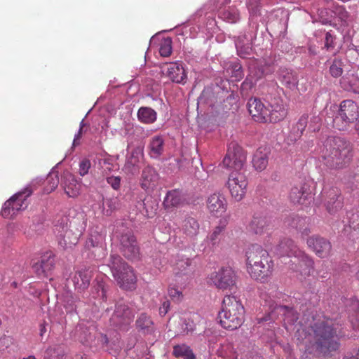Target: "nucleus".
Here are the masks:
<instances>
[{
	"mask_svg": "<svg viewBox=\"0 0 359 359\" xmlns=\"http://www.w3.org/2000/svg\"><path fill=\"white\" fill-rule=\"evenodd\" d=\"M333 325L332 320L330 319L318 320L311 325L314 344L311 348H307L309 353L328 356L339 349L340 344Z\"/></svg>",
	"mask_w": 359,
	"mask_h": 359,
	"instance_id": "obj_1",
	"label": "nucleus"
},
{
	"mask_svg": "<svg viewBox=\"0 0 359 359\" xmlns=\"http://www.w3.org/2000/svg\"><path fill=\"white\" fill-rule=\"evenodd\" d=\"M245 257L247 271L252 278L264 280L272 274L273 259L262 245H250L245 251Z\"/></svg>",
	"mask_w": 359,
	"mask_h": 359,
	"instance_id": "obj_2",
	"label": "nucleus"
},
{
	"mask_svg": "<svg viewBox=\"0 0 359 359\" xmlns=\"http://www.w3.org/2000/svg\"><path fill=\"white\" fill-rule=\"evenodd\" d=\"M353 156L350 142L340 137H330L324 144L323 158L327 166L339 169L345 167Z\"/></svg>",
	"mask_w": 359,
	"mask_h": 359,
	"instance_id": "obj_3",
	"label": "nucleus"
},
{
	"mask_svg": "<svg viewBox=\"0 0 359 359\" xmlns=\"http://www.w3.org/2000/svg\"><path fill=\"white\" fill-rule=\"evenodd\" d=\"M244 313L245 309L241 302L235 296L226 295L219 313L220 325L226 330H236L243 323Z\"/></svg>",
	"mask_w": 359,
	"mask_h": 359,
	"instance_id": "obj_4",
	"label": "nucleus"
},
{
	"mask_svg": "<svg viewBox=\"0 0 359 359\" xmlns=\"http://www.w3.org/2000/svg\"><path fill=\"white\" fill-rule=\"evenodd\" d=\"M108 266L117 285L125 290H134L137 286V276L133 268L119 255H110Z\"/></svg>",
	"mask_w": 359,
	"mask_h": 359,
	"instance_id": "obj_5",
	"label": "nucleus"
},
{
	"mask_svg": "<svg viewBox=\"0 0 359 359\" xmlns=\"http://www.w3.org/2000/svg\"><path fill=\"white\" fill-rule=\"evenodd\" d=\"M358 117L359 107L357 104L351 100H344L340 104L337 115L333 119V126L339 130H346Z\"/></svg>",
	"mask_w": 359,
	"mask_h": 359,
	"instance_id": "obj_6",
	"label": "nucleus"
},
{
	"mask_svg": "<svg viewBox=\"0 0 359 359\" xmlns=\"http://www.w3.org/2000/svg\"><path fill=\"white\" fill-rule=\"evenodd\" d=\"M245 162L246 154L243 149L236 144H233L232 147H229L222 165L231 172H245Z\"/></svg>",
	"mask_w": 359,
	"mask_h": 359,
	"instance_id": "obj_7",
	"label": "nucleus"
},
{
	"mask_svg": "<svg viewBox=\"0 0 359 359\" xmlns=\"http://www.w3.org/2000/svg\"><path fill=\"white\" fill-rule=\"evenodd\" d=\"M248 184L245 172H231L226 183L231 196L236 201H241L245 196Z\"/></svg>",
	"mask_w": 359,
	"mask_h": 359,
	"instance_id": "obj_8",
	"label": "nucleus"
},
{
	"mask_svg": "<svg viewBox=\"0 0 359 359\" xmlns=\"http://www.w3.org/2000/svg\"><path fill=\"white\" fill-rule=\"evenodd\" d=\"M54 231L58 238L59 244L64 248L76 245L82 234L81 231L77 228L69 229L64 219H62L60 224L55 225Z\"/></svg>",
	"mask_w": 359,
	"mask_h": 359,
	"instance_id": "obj_9",
	"label": "nucleus"
},
{
	"mask_svg": "<svg viewBox=\"0 0 359 359\" xmlns=\"http://www.w3.org/2000/svg\"><path fill=\"white\" fill-rule=\"evenodd\" d=\"M210 280L219 290H231L236 285V274L231 267H222L210 274Z\"/></svg>",
	"mask_w": 359,
	"mask_h": 359,
	"instance_id": "obj_10",
	"label": "nucleus"
},
{
	"mask_svg": "<svg viewBox=\"0 0 359 359\" xmlns=\"http://www.w3.org/2000/svg\"><path fill=\"white\" fill-rule=\"evenodd\" d=\"M121 251L123 256L128 259L134 260L140 257V247L133 233L127 231L123 233L119 238Z\"/></svg>",
	"mask_w": 359,
	"mask_h": 359,
	"instance_id": "obj_11",
	"label": "nucleus"
},
{
	"mask_svg": "<svg viewBox=\"0 0 359 359\" xmlns=\"http://www.w3.org/2000/svg\"><path fill=\"white\" fill-rule=\"evenodd\" d=\"M293 257L297 259L295 263L296 276L300 280H304L309 277L314 271L313 261L304 252L293 248Z\"/></svg>",
	"mask_w": 359,
	"mask_h": 359,
	"instance_id": "obj_12",
	"label": "nucleus"
},
{
	"mask_svg": "<svg viewBox=\"0 0 359 359\" xmlns=\"http://www.w3.org/2000/svg\"><path fill=\"white\" fill-rule=\"evenodd\" d=\"M134 314L129 307L123 303H118L111 318V322L114 326L122 329L129 325L133 320Z\"/></svg>",
	"mask_w": 359,
	"mask_h": 359,
	"instance_id": "obj_13",
	"label": "nucleus"
},
{
	"mask_svg": "<svg viewBox=\"0 0 359 359\" xmlns=\"http://www.w3.org/2000/svg\"><path fill=\"white\" fill-rule=\"evenodd\" d=\"M163 72L172 81L185 84L187 75L182 65L179 62H171L163 67Z\"/></svg>",
	"mask_w": 359,
	"mask_h": 359,
	"instance_id": "obj_14",
	"label": "nucleus"
},
{
	"mask_svg": "<svg viewBox=\"0 0 359 359\" xmlns=\"http://www.w3.org/2000/svg\"><path fill=\"white\" fill-rule=\"evenodd\" d=\"M61 185L69 197L75 198L80 194L81 185L69 172H64Z\"/></svg>",
	"mask_w": 359,
	"mask_h": 359,
	"instance_id": "obj_15",
	"label": "nucleus"
},
{
	"mask_svg": "<svg viewBox=\"0 0 359 359\" xmlns=\"http://www.w3.org/2000/svg\"><path fill=\"white\" fill-rule=\"evenodd\" d=\"M307 245L319 257H327L330 254L331 244L323 238L311 237L307 240Z\"/></svg>",
	"mask_w": 359,
	"mask_h": 359,
	"instance_id": "obj_16",
	"label": "nucleus"
},
{
	"mask_svg": "<svg viewBox=\"0 0 359 359\" xmlns=\"http://www.w3.org/2000/svg\"><path fill=\"white\" fill-rule=\"evenodd\" d=\"M209 211L216 217L221 216L227 208V202L224 196L219 194L210 195L207 201Z\"/></svg>",
	"mask_w": 359,
	"mask_h": 359,
	"instance_id": "obj_17",
	"label": "nucleus"
},
{
	"mask_svg": "<svg viewBox=\"0 0 359 359\" xmlns=\"http://www.w3.org/2000/svg\"><path fill=\"white\" fill-rule=\"evenodd\" d=\"M247 106L250 114L256 122L264 123L265 114L267 112L268 107H265L259 99L250 98Z\"/></svg>",
	"mask_w": 359,
	"mask_h": 359,
	"instance_id": "obj_18",
	"label": "nucleus"
},
{
	"mask_svg": "<svg viewBox=\"0 0 359 359\" xmlns=\"http://www.w3.org/2000/svg\"><path fill=\"white\" fill-rule=\"evenodd\" d=\"M287 110L278 102L271 104L265 114L264 123H276L283 120L287 115Z\"/></svg>",
	"mask_w": 359,
	"mask_h": 359,
	"instance_id": "obj_19",
	"label": "nucleus"
},
{
	"mask_svg": "<svg viewBox=\"0 0 359 359\" xmlns=\"http://www.w3.org/2000/svg\"><path fill=\"white\" fill-rule=\"evenodd\" d=\"M93 277L92 271L89 269H82L77 271L72 278V281L75 289L82 292L87 289Z\"/></svg>",
	"mask_w": 359,
	"mask_h": 359,
	"instance_id": "obj_20",
	"label": "nucleus"
},
{
	"mask_svg": "<svg viewBox=\"0 0 359 359\" xmlns=\"http://www.w3.org/2000/svg\"><path fill=\"white\" fill-rule=\"evenodd\" d=\"M32 193L33 189L31 186H27L23 190L14 194L8 199V201H12L11 205L18 212L20 210H25L27 207L26 200L32 194Z\"/></svg>",
	"mask_w": 359,
	"mask_h": 359,
	"instance_id": "obj_21",
	"label": "nucleus"
},
{
	"mask_svg": "<svg viewBox=\"0 0 359 359\" xmlns=\"http://www.w3.org/2000/svg\"><path fill=\"white\" fill-rule=\"evenodd\" d=\"M249 226L255 233L262 234L271 229V221L266 216L255 215L252 219Z\"/></svg>",
	"mask_w": 359,
	"mask_h": 359,
	"instance_id": "obj_22",
	"label": "nucleus"
},
{
	"mask_svg": "<svg viewBox=\"0 0 359 359\" xmlns=\"http://www.w3.org/2000/svg\"><path fill=\"white\" fill-rule=\"evenodd\" d=\"M228 221L226 219H221L219 224L215 226L208 234L207 242L209 245L214 248L218 246L223 236Z\"/></svg>",
	"mask_w": 359,
	"mask_h": 359,
	"instance_id": "obj_23",
	"label": "nucleus"
},
{
	"mask_svg": "<svg viewBox=\"0 0 359 359\" xmlns=\"http://www.w3.org/2000/svg\"><path fill=\"white\" fill-rule=\"evenodd\" d=\"M158 180V175L155 170L147 166L142 170L141 187L144 190L153 189L156 187Z\"/></svg>",
	"mask_w": 359,
	"mask_h": 359,
	"instance_id": "obj_24",
	"label": "nucleus"
},
{
	"mask_svg": "<svg viewBox=\"0 0 359 359\" xmlns=\"http://www.w3.org/2000/svg\"><path fill=\"white\" fill-rule=\"evenodd\" d=\"M269 149L266 147H259L254 154L252 164L257 170L262 171L264 170L268 165Z\"/></svg>",
	"mask_w": 359,
	"mask_h": 359,
	"instance_id": "obj_25",
	"label": "nucleus"
},
{
	"mask_svg": "<svg viewBox=\"0 0 359 359\" xmlns=\"http://www.w3.org/2000/svg\"><path fill=\"white\" fill-rule=\"evenodd\" d=\"M182 203L181 192L177 189L169 191L163 201L165 208L177 207Z\"/></svg>",
	"mask_w": 359,
	"mask_h": 359,
	"instance_id": "obj_26",
	"label": "nucleus"
},
{
	"mask_svg": "<svg viewBox=\"0 0 359 359\" xmlns=\"http://www.w3.org/2000/svg\"><path fill=\"white\" fill-rule=\"evenodd\" d=\"M150 155L153 158L161 156L164 151V140L162 136L153 137L149 143Z\"/></svg>",
	"mask_w": 359,
	"mask_h": 359,
	"instance_id": "obj_27",
	"label": "nucleus"
},
{
	"mask_svg": "<svg viewBox=\"0 0 359 359\" xmlns=\"http://www.w3.org/2000/svg\"><path fill=\"white\" fill-rule=\"evenodd\" d=\"M104 237L101 233L95 231L90 234L85 243V248L92 250L93 248H103Z\"/></svg>",
	"mask_w": 359,
	"mask_h": 359,
	"instance_id": "obj_28",
	"label": "nucleus"
},
{
	"mask_svg": "<svg viewBox=\"0 0 359 359\" xmlns=\"http://www.w3.org/2000/svg\"><path fill=\"white\" fill-rule=\"evenodd\" d=\"M172 355L175 358H181L182 359H196V355L194 353L190 346L182 344H177L173 346Z\"/></svg>",
	"mask_w": 359,
	"mask_h": 359,
	"instance_id": "obj_29",
	"label": "nucleus"
},
{
	"mask_svg": "<svg viewBox=\"0 0 359 359\" xmlns=\"http://www.w3.org/2000/svg\"><path fill=\"white\" fill-rule=\"evenodd\" d=\"M137 117L140 121L144 123L149 124L156 120V112L151 108L142 107L137 111Z\"/></svg>",
	"mask_w": 359,
	"mask_h": 359,
	"instance_id": "obj_30",
	"label": "nucleus"
},
{
	"mask_svg": "<svg viewBox=\"0 0 359 359\" xmlns=\"http://www.w3.org/2000/svg\"><path fill=\"white\" fill-rule=\"evenodd\" d=\"M182 229L187 236L194 237L198 233L199 224L194 218L189 217L184 220Z\"/></svg>",
	"mask_w": 359,
	"mask_h": 359,
	"instance_id": "obj_31",
	"label": "nucleus"
},
{
	"mask_svg": "<svg viewBox=\"0 0 359 359\" xmlns=\"http://www.w3.org/2000/svg\"><path fill=\"white\" fill-rule=\"evenodd\" d=\"M136 325L138 329L142 330L144 333H150L154 330V323L150 316L143 313L140 315L136 320Z\"/></svg>",
	"mask_w": 359,
	"mask_h": 359,
	"instance_id": "obj_32",
	"label": "nucleus"
},
{
	"mask_svg": "<svg viewBox=\"0 0 359 359\" xmlns=\"http://www.w3.org/2000/svg\"><path fill=\"white\" fill-rule=\"evenodd\" d=\"M327 210L332 213L341 207V201L339 200L338 191L334 189L330 191L329 200L326 203Z\"/></svg>",
	"mask_w": 359,
	"mask_h": 359,
	"instance_id": "obj_33",
	"label": "nucleus"
},
{
	"mask_svg": "<svg viewBox=\"0 0 359 359\" xmlns=\"http://www.w3.org/2000/svg\"><path fill=\"white\" fill-rule=\"evenodd\" d=\"M40 261L45 270L49 273L55 266V255L51 251H47L43 254Z\"/></svg>",
	"mask_w": 359,
	"mask_h": 359,
	"instance_id": "obj_34",
	"label": "nucleus"
},
{
	"mask_svg": "<svg viewBox=\"0 0 359 359\" xmlns=\"http://www.w3.org/2000/svg\"><path fill=\"white\" fill-rule=\"evenodd\" d=\"M103 211L104 212V214L107 215H109L113 211L119 208V200L117 197H111L106 198L103 202Z\"/></svg>",
	"mask_w": 359,
	"mask_h": 359,
	"instance_id": "obj_35",
	"label": "nucleus"
},
{
	"mask_svg": "<svg viewBox=\"0 0 359 359\" xmlns=\"http://www.w3.org/2000/svg\"><path fill=\"white\" fill-rule=\"evenodd\" d=\"M277 251L280 256L290 257L292 252V241L290 238H284L282 240L278 245Z\"/></svg>",
	"mask_w": 359,
	"mask_h": 359,
	"instance_id": "obj_36",
	"label": "nucleus"
},
{
	"mask_svg": "<svg viewBox=\"0 0 359 359\" xmlns=\"http://www.w3.org/2000/svg\"><path fill=\"white\" fill-rule=\"evenodd\" d=\"M47 185L45 187V191L47 193H50L54 191L58 186L59 177L57 172H50L47 177Z\"/></svg>",
	"mask_w": 359,
	"mask_h": 359,
	"instance_id": "obj_37",
	"label": "nucleus"
},
{
	"mask_svg": "<svg viewBox=\"0 0 359 359\" xmlns=\"http://www.w3.org/2000/svg\"><path fill=\"white\" fill-rule=\"evenodd\" d=\"M334 11L328 8H320L318 10L319 21L323 25L330 23L334 17Z\"/></svg>",
	"mask_w": 359,
	"mask_h": 359,
	"instance_id": "obj_38",
	"label": "nucleus"
},
{
	"mask_svg": "<svg viewBox=\"0 0 359 359\" xmlns=\"http://www.w3.org/2000/svg\"><path fill=\"white\" fill-rule=\"evenodd\" d=\"M101 172L103 177L109 175L111 172L114 170L115 165L114 161L110 158H106L100 162Z\"/></svg>",
	"mask_w": 359,
	"mask_h": 359,
	"instance_id": "obj_39",
	"label": "nucleus"
},
{
	"mask_svg": "<svg viewBox=\"0 0 359 359\" xmlns=\"http://www.w3.org/2000/svg\"><path fill=\"white\" fill-rule=\"evenodd\" d=\"M12 201H6L1 211V215L3 217L11 219L18 214L15 208L11 205Z\"/></svg>",
	"mask_w": 359,
	"mask_h": 359,
	"instance_id": "obj_40",
	"label": "nucleus"
},
{
	"mask_svg": "<svg viewBox=\"0 0 359 359\" xmlns=\"http://www.w3.org/2000/svg\"><path fill=\"white\" fill-rule=\"evenodd\" d=\"M343 62L341 60H334L330 67V72L333 77H339L343 73Z\"/></svg>",
	"mask_w": 359,
	"mask_h": 359,
	"instance_id": "obj_41",
	"label": "nucleus"
},
{
	"mask_svg": "<svg viewBox=\"0 0 359 359\" xmlns=\"http://www.w3.org/2000/svg\"><path fill=\"white\" fill-rule=\"evenodd\" d=\"M191 260L190 259H184L178 261L177 263V268L179 273L188 274L191 271Z\"/></svg>",
	"mask_w": 359,
	"mask_h": 359,
	"instance_id": "obj_42",
	"label": "nucleus"
},
{
	"mask_svg": "<svg viewBox=\"0 0 359 359\" xmlns=\"http://www.w3.org/2000/svg\"><path fill=\"white\" fill-rule=\"evenodd\" d=\"M172 53V41L170 39H165L161 43L159 53L163 57H168Z\"/></svg>",
	"mask_w": 359,
	"mask_h": 359,
	"instance_id": "obj_43",
	"label": "nucleus"
},
{
	"mask_svg": "<svg viewBox=\"0 0 359 359\" xmlns=\"http://www.w3.org/2000/svg\"><path fill=\"white\" fill-rule=\"evenodd\" d=\"M312 198L311 192L306 187V185H304V187L302 188L301 196L297 197V201L300 204H306L307 202L309 203Z\"/></svg>",
	"mask_w": 359,
	"mask_h": 359,
	"instance_id": "obj_44",
	"label": "nucleus"
},
{
	"mask_svg": "<svg viewBox=\"0 0 359 359\" xmlns=\"http://www.w3.org/2000/svg\"><path fill=\"white\" fill-rule=\"evenodd\" d=\"M168 293L169 297L175 302H181L183 299L182 292L175 286H169Z\"/></svg>",
	"mask_w": 359,
	"mask_h": 359,
	"instance_id": "obj_45",
	"label": "nucleus"
},
{
	"mask_svg": "<svg viewBox=\"0 0 359 359\" xmlns=\"http://www.w3.org/2000/svg\"><path fill=\"white\" fill-rule=\"evenodd\" d=\"M346 79H343L341 83L347 90H352L355 93H359V80L353 77L351 83L348 85L346 84Z\"/></svg>",
	"mask_w": 359,
	"mask_h": 359,
	"instance_id": "obj_46",
	"label": "nucleus"
},
{
	"mask_svg": "<svg viewBox=\"0 0 359 359\" xmlns=\"http://www.w3.org/2000/svg\"><path fill=\"white\" fill-rule=\"evenodd\" d=\"M94 290L97 294V297L100 298L103 301L107 299V289L103 282H97V285L94 286Z\"/></svg>",
	"mask_w": 359,
	"mask_h": 359,
	"instance_id": "obj_47",
	"label": "nucleus"
},
{
	"mask_svg": "<svg viewBox=\"0 0 359 359\" xmlns=\"http://www.w3.org/2000/svg\"><path fill=\"white\" fill-rule=\"evenodd\" d=\"M32 269L36 276L39 278L41 277H47L48 276V273H47L46 270L43 268V266L42 265V263L41 261H39L36 263H34L32 266Z\"/></svg>",
	"mask_w": 359,
	"mask_h": 359,
	"instance_id": "obj_48",
	"label": "nucleus"
},
{
	"mask_svg": "<svg viewBox=\"0 0 359 359\" xmlns=\"http://www.w3.org/2000/svg\"><path fill=\"white\" fill-rule=\"evenodd\" d=\"M106 177L107 183L114 189L118 190L121 187V177L119 176L108 175Z\"/></svg>",
	"mask_w": 359,
	"mask_h": 359,
	"instance_id": "obj_49",
	"label": "nucleus"
},
{
	"mask_svg": "<svg viewBox=\"0 0 359 359\" xmlns=\"http://www.w3.org/2000/svg\"><path fill=\"white\" fill-rule=\"evenodd\" d=\"M90 166H91V163H90V160L86 159V158L82 160L79 163V174H80V175L84 176L85 175H86L88 172Z\"/></svg>",
	"mask_w": 359,
	"mask_h": 359,
	"instance_id": "obj_50",
	"label": "nucleus"
},
{
	"mask_svg": "<svg viewBox=\"0 0 359 359\" xmlns=\"http://www.w3.org/2000/svg\"><path fill=\"white\" fill-rule=\"evenodd\" d=\"M236 48H237L238 55L241 57H243V58L250 55L252 52V48L248 45L246 46H240L237 45Z\"/></svg>",
	"mask_w": 359,
	"mask_h": 359,
	"instance_id": "obj_51",
	"label": "nucleus"
},
{
	"mask_svg": "<svg viewBox=\"0 0 359 359\" xmlns=\"http://www.w3.org/2000/svg\"><path fill=\"white\" fill-rule=\"evenodd\" d=\"M11 339L9 337H4L0 338V355L4 353L6 350L10 346Z\"/></svg>",
	"mask_w": 359,
	"mask_h": 359,
	"instance_id": "obj_52",
	"label": "nucleus"
},
{
	"mask_svg": "<svg viewBox=\"0 0 359 359\" xmlns=\"http://www.w3.org/2000/svg\"><path fill=\"white\" fill-rule=\"evenodd\" d=\"M232 76L236 80H240L243 76L242 67L239 64H235L232 66Z\"/></svg>",
	"mask_w": 359,
	"mask_h": 359,
	"instance_id": "obj_53",
	"label": "nucleus"
},
{
	"mask_svg": "<svg viewBox=\"0 0 359 359\" xmlns=\"http://www.w3.org/2000/svg\"><path fill=\"white\" fill-rule=\"evenodd\" d=\"M170 308V302L165 297V299L162 302L161 305L159 307L158 311L159 315L161 316H164L168 312Z\"/></svg>",
	"mask_w": 359,
	"mask_h": 359,
	"instance_id": "obj_54",
	"label": "nucleus"
},
{
	"mask_svg": "<svg viewBox=\"0 0 359 359\" xmlns=\"http://www.w3.org/2000/svg\"><path fill=\"white\" fill-rule=\"evenodd\" d=\"M308 121V116L302 115L301 118L299 119V121L297 124V133L299 131V135L302 134V132L305 129Z\"/></svg>",
	"mask_w": 359,
	"mask_h": 359,
	"instance_id": "obj_55",
	"label": "nucleus"
},
{
	"mask_svg": "<svg viewBox=\"0 0 359 359\" xmlns=\"http://www.w3.org/2000/svg\"><path fill=\"white\" fill-rule=\"evenodd\" d=\"M335 9L334 15H337L341 20L346 21L348 16V12L341 6H337Z\"/></svg>",
	"mask_w": 359,
	"mask_h": 359,
	"instance_id": "obj_56",
	"label": "nucleus"
},
{
	"mask_svg": "<svg viewBox=\"0 0 359 359\" xmlns=\"http://www.w3.org/2000/svg\"><path fill=\"white\" fill-rule=\"evenodd\" d=\"M149 201H147L146 202H144V208H145V210H146V213H147V216L148 217H153L156 213V210H157V208H158V205L156 203L154 204V205H152L151 206V210H149L148 208V204H149Z\"/></svg>",
	"mask_w": 359,
	"mask_h": 359,
	"instance_id": "obj_57",
	"label": "nucleus"
},
{
	"mask_svg": "<svg viewBox=\"0 0 359 359\" xmlns=\"http://www.w3.org/2000/svg\"><path fill=\"white\" fill-rule=\"evenodd\" d=\"M334 38L330 33L327 32L325 35V48L328 50L333 48Z\"/></svg>",
	"mask_w": 359,
	"mask_h": 359,
	"instance_id": "obj_58",
	"label": "nucleus"
},
{
	"mask_svg": "<svg viewBox=\"0 0 359 359\" xmlns=\"http://www.w3.org/2000/svg\"><path fill=\"white\" fill-rule=\"evenodd\" d=\"M350 321L352 324L353 328L354 330H359V310L356 313L355 317L350 316Z\"/></svg>",
	"mask_w": 359,
	"mask_h": 359,
	"instance_id": "obj_59",
	"label": "nucleus"
},
{
	"mask_svg": "<svg viewBox=\"0 0 359 359\" xmlns=\"http://www.w3.org/2000/svg\"><path fill=\"white\" fill-rule=\"evenodd\" d=\"M344 359H359V348L348 353Z\"/></svg>",
	"mask_w": 359,
	"mask_h": 359,
	"instance_id": "obj_60",
	"label": "nucleus"
},
{
	"mask_svg": "<svg viewBox=\"0 0 359 359\" xmlns=\"http://www.w3.org/2000/svg\"><path fill=\"white\" fill-rule=\"evenodd\" d=\"M277 312L282 313L284 316L289 315L290 313V309L287 306H278L276 308Z\"/></svg>",
	"mask_w": 359,
	"mask_h": 359,
	"instance_id": "obj_61",
	"label": "nucleus"
},
{
	"mask_svg": "<svg viewBox=\"0 0 359 359\" xmlns=\"http://www.w3.org/2000/svg\"><path fill=\"white\" fill-rule=\"evenodd\" d=\"M55 354V348L53 347H48L44 354L43 359H51V357Z\"/></svg>",
	"mask_w": 359,
	"mask_h": 359,
	"instance_id": "obj_62",
	"label": "nucleus"
},
{
	"mask_svg": "<svg viewBox=\"0 0 359 359\" xmlns=\"http://www.w3.org/2000/svg\"><path fill=\"white\" fill-rule=\"evenodd\" d=\"M82 127H80L78 133L75 135L74 141H73V145L76 146L79 144V142H77L78 140H79L82 135Z\"/></svg>",
	"mask_w": 359,
	"mask_h": 359,
	"instance_id": "obj_63",
	"label": "nucleus"
},
{
	"mask_svg": "<svg viewBox=\"0 0 359 359\" xmlns=\"http://www.w3.org/2000/svg\"><path fill=\"white\" fill-rule=\"evenodd\" d=\"M355 130L357 133V134L359 135V118H358V120H356V123L355 124Z\"/></svg>",
	"mask_w": 359,
	"mask_h": 359,
	"instance_id": "obj_64",
	"label": "nucleus"
}]
</instances>
